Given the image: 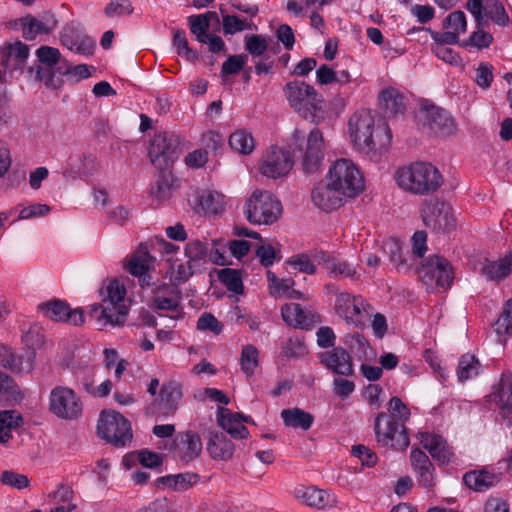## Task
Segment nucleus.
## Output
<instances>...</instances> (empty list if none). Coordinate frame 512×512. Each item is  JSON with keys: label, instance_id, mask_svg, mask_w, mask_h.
Wrapping results in <instances>:
<instances>
[{"label": "nucleus", "instance_id": "20e7f679", "mask_svg": "<svg viewBox=\"0 0 512 512\" xmlns=\"http://www.w3.org/2000/svg\"><path fill=\"white\" fill-rule=\"evenodd\" d=\"M284 94L290 107L310 122H316L317 114L324 110L322 95L304 81L288 82L284 86Z\"/></svg>", "mask_w": 512, "mask_h": 512}, {"label": "nucleus", "instance_id": "393cba45", "mask_svg": "<svg viewBox=\"0 0 512 512\" xmlns=\"http://www.w3.org/2000/svg\"><path fill=\"white\" fill-rule=\"evenodd\" d=\"M504 413L512 412V373L507 371L502 373L494 391L489 395Z\"/></svg>", "mask_w": 512, "mask_h": 512}, {"label": "nucleus", "instance_id": "864d4df0", "mask_svg": "<svg viewBox=\"0 0 512 512\" xmlns=\"http://www.w3.org/2000/svg\"><path fill=\"white\" fill-rule=\"evenodd\" d=\"M223 31L226 35H233L246 29H252V23L240 19L236 15H224L222 19Z\"/></svg>", "mask_w": 512, "mask_h": 512}, {"label": "nucleus", "instance_id": "a211bd4d", "mask_svg": "<svg viewBox=\"0 0 512 512\" xmlns=\"http://www.w3.org/2000/svg\"><path fill=\"white\" fill-rule=\"evenodd\" d=\"M38 308L47 318L57 322H66L75 326L84 323L83 310L80 308L72 310L63 300L53 299L41 303Z\"/></svg>", "mask_w": 512, "mask_h": 512}, {"label": "nucleus", "instance_id": "338daca9", "mask_svg": "<svg viewBox=\"0 0 512 512\" xmlns=\"http://www.w3.org/2000/svg\"><path fill=\"white\" fill-rule=\"evenodd\" d=\"M133 12L132 4L129 0H111L110 3L105 7L104 13L107 17L125 16L130 15Z\"/></svg>", "mask_w": 512, "mask_h": 512}, {"label": "nucleus", "instance_id": "13d9d810", "mask_svg": "<svg viewBox=\"0 0 512 512\" xmlns=\"http://www.w3.org/2000/svg\"><path fill=\"white\" fill-rule=\"evenodd\" d=\"M256 256L264 267L271 266L276 259H280V249L270 244L259 245L256 249Z\"/></svg>", "mask_w": 512, "mask_h": 512}, {"label": "nucleus", "instance_id": "423d86ee", "mask_svg": "<svg viewBox=\"0 0 512 512\" xmlns=\"http://www.w3.org/2000/svg\"><path fill=\"white\" fill-rule=\"evenodd\" d=\"M327 181L345 197L354 198L364 190V179L356 165L348 159H338L330 167Z\"/></svg>", "mask_w": 512, "mask_h": 512}, {"label": "nucleus", "instance_id": "680f3d73", "mask_svg": "<svg viewBox=\"0 0 512 512\" xmlns=\"http://www.w3.org/2000/svg\"><path fill=\"white\" fill-rule=\"evenodd\" d=\"M493 66L488 62H481L476 69L475 82L482 89H488L494 79Z\"/></svg>", "mask_w": 512, "mask_h": 512}, {"label": "nucleus", "instance_id": "4468645a", "mask_svg": "<svg viewBox=\"0 0 512 512\" xmlns=\"http://www.w3.org/2000/svg\"><path fill=\"white\" fill-rule=\"evenodd\" d=\"M416 118L419 124L439 136H450L456 130L453 118L447 111L435 105H423Z\"/></svg>", "mask_w": 512, "mask_h": 512}, {"label": "nucleus", "instance_id": "2f4dec72", "mask_svg": "<svg viewBox=\"0 0 512 512\" xmlns=\"http://www.w3.org/2000/svg\"><path fill=\"white\" fill-rule=\"evenodd\" d=\"M194 209L205 215H216L223 210L222 196L210 191L196 192L194 194Z\"/></svg>", "mask_w": 512, "mask_h": 512}, {"label": "nucleus", "instance_id": "f03ea898", "mask_svg": "<svg viewBox=\"0 0 512 512\" xmlns=\"http://www.w3.org/2000/svg\"><path fill=\"white\" fill-rule=\"evenodd\" d=\"M125 296L124 285L118 280H112L106 288V296L101 303L90 306L88 316L96 321L99 329L109 325L113 327L124 325L129 311Z\"/></svg>", "mask_w": 512, "mask_h": 512}, {"label": "nucleus", "instance_id": "7ed1b4c3", "mask_svg": "<svg viewBox=\"0 0 512 512\" xmlns=\"http://www.w3.org/2000/svg\"><path fill=\"white\" fill-rule=\"evenodd\" d=\"M394 178L401 189L416 195L435 193L443 184L439 170L425 162H415L399 168Z\"/></svg>", "mask_w": 512, "mask_h": 512}, {"label": "nucleus", "instance_id": "2eb2a0df", "mask_svg": "<svg viewBox=\"0 0 512 512\" xmlns=\"http://www.w3.org/2000/svg\"><path fill=\"white\" fill-rule=\"evenodd\" d=\"M294 160L288 150L276 146L263 155L259 170L260 173L271 179L285 177L292 169Z\"/></svg>", "mask_w": 512, "mask_h": 512}, {"label": "nucleus", "instance_id": "f704fd0d", "mask_svg": "<svg viewBox=\"0 0 512 512\" xmlns=\"http://www.w3.org/2000/svg\"><path fill=\"white\" fill-rule=\"evenodd\" d=\"M281 417L287 427L301 428L304 431L310 429L314 422L313 415L300 408L284 409Z\"/></svg>", "mask_w": 512, "mask_h": 512}, {"label": "nucleus", "instance_id": "c9c22d12", "mask_svg": "<svg viewBox=\"0 0 512 512\" xmlns=\"http://www.w3.org/2000/svg\"><path fill=\"white\" fill-rule=\"evenodd\" d=\"M380 105L387 115L403 114L405 103L403 95L394 88H388L381 92Z\"/></svg>", "mask_w": 512, "mask_h": 512}, {"label": "nucleus", "instance_id": "c85d7f7f", "mask_svg": "<svg viewBox=\"0 0 512 512\" xmlns=\"http://www.w3.org/2000/svg\"><path fill=\"white\" fill-rule=\"evenodd\" d=\"M512 273V252L498 261L485 259L481 266V274L490 281H501Z\"/></svg>", "mask_w": 512, "mask_h": 512}, {"label": "nucleus", "instance_id": "dca6fc26", "mask_svg": "<svg viewBox=\"0 0 512 512\" xmlns=\"http://www.w3.org/2000/svg\"><path fill=\"white\" fill-rule=\"evenodd\" d=\"M325 155L323 133L313 128L307 137L305 151L302 157V168L307 174L316 173L321 169Z\"/></svg>", "mask_w": 512, "mask_h": 512}, {"label": "nucleus", "instance_id": "79ce46f5", "mask_svg": "<svg viewBox=\"0 0 512 512\" xmlns=\"http://www.w3.org/2000/svg\"><path fill=\"white\" fill-rule=\"evenodd\" d=\"M259 364V351L251 344L243 347L240 356V365L243 373L250 377L255 373V369Z\"/></svg>", "mask_w": 512, "mask_h": 512}, {"label": "nucleus", "instance_id": "c756f323", "mask_svg": "<svg viewBox=\"0 0 512 512\" xmlns=\"http://www.w3.org/2000/svg\"><path fill=\"white\" fill-rule=\"evenodd\" d=\"M499 481L500 477L487 469L469 471L463 476L465 485L476 492L487 491Z\"/></svg>", "mask_w": 512, "mask_h": 512}, {"label": "nucleus", "instance_id": "473e14b6", "mask_svg": "<svg viewBox=\"0 0 512 512\" xmlns=\"http://www.w3.org/2000/svg\"><path fill=\"white\" fill-rule=\"evenodd\" d=\"M304 502L318 509L331 508L336 505V497L330 492L316 487H307L301 494Z\"/></svg>", "mask_w": 512, "mask_h": 512}, {"label": "nucleus", "instance_id": "6e6d98bb", "mask_svg": "<svg viewBox=\"0 0 512 512\" xmlns=\"http://www.w3.org/2000/svg\"><path fill=\"white\" fill-rule=\"evenodd\" d=\"M328 270L334 277H349L358 279L359 275L354 267L345 261L334 259L328 262Z\"/></svg>", "mask_w": 512, "mask_h": 512}, {"label": "nucleus", "instance_id": "9d476101", "mask_svg": "<svg viewBox=\"0 0 512 512\" xmlns=\"http://www.w3.org/2000/svg\"><path fill=\"white\" fill-rule=\"evenodd\" d=\"M420 213L425 226L435 233H446L456 227L451 205L437 198L424 200Z\"/></svg>", "mask_w": 512, "mask_h": 512}, {"label": "nucleus", "instance_id": "cd10ccee", "mask_svg": "<svg viewBox=\"0 0 512 512\" xmlns=\"http://www.w3.org/2000/svg\"><path fill=\"white\" fill-rule=\"evenodd\" d=\"M234 444L223 432H210L207 451L214 460L227 461L233 457Z\"/></svg>", "mask_w": 512, "mask_h": 512}, {"label": "nucleus", "instance_id": "6e6552de", "mask_svg": "<svg viewBox=\"0 0 512 512\" xmlns=\"http://www.w3.org/2000/svg\"><path fill=\"white\" fill-rule=\"evenodd\" d=\"M36 55L39 64L30 68L35 71V79L44 82L45 86L58 89L62 86V78L58 74V67L64 66L66 61H61V54L57 48L41 46L37 49Z\"/></svg>", "mask_w": 512, "mask_h": 512}, {"label": "nucleus", "instance_id": "58836bf2", "mask_svg": "<svg viewBox=\"0 0 512 512\" xmlns=\"http://www.w3.org/2000/svg\"><path fill=\"white\" fill-rule=\"evenodd\" d=\"M160 174L151 188L150 194L159 201L169 199L175 189V179L170 169L159 170Z\"/></svg>", "mask_w": 512, "mask_h": 512}, {"label": "nucleus", "instance_id": "8fccbe9b", "mask_svg": "<svg viewBox=\"0 0 512 512\" xmlns=\"http://www.w3.org/2000/svg\"><path fill=\"white\" fill-rule=\"evenodd\" d=\"M90 68L95 70L94 67H89L86 64H78L75 66L69 65L66 62L64 63V66L58 67V74L61 77L62 75H66L71 80L75 82H79L82 79H86L90 77Z\"/></svg>", "mask_w": 512, "mask_h": 512}, {"label": "nucleus", "instance_id": "49530a36", "mask_svg": "<svg viewBox=\"0 0 512 512\" xmlns=\"http://www.w3.org/2000/svg\"><path fill=\"white\" fill-rule=\"evenodd\" d=\"M281 353L287 358H300L308 353V349L303 338L290 337L283 343Z\"/></svg>", "mask_w": 512, "mask_h": 512}, {"label": "nucleus", "instance_id": "09e8293b", "mask_svg": "<svg viewBox=\"0 0 512 512\" xmlns=\"http://www.w3.org/2000/svg\"><path fill=\"white\" fill-rule=\"evenodd\" d=\"M485 14L488 15L494 23L500 26H506L509 23V16L500 0L487 1Z\"/></svg>", "mask_w": 512, "mask_h": 512}, {"label": "nucleus", "instance_id": "bf43d9fd", "mask_svg": "<svg viewBox=\"0 0 512 512\" xmlns=\"http://www.w3.org/2000/svg\"><path fill=\"white\" fill-rule=\"evenodd\" d=\"M129 457H136L142 466L151 469L159 467L163 462L160 454L147 449L136 451L130 454Z\"/></svg>", "mask_w": 512, "mask_h": 512}, {"label": "nucleus", "instance_id": "603ef678", "mask_svg": "<svg viewBox=\"0 0 512 512\" xmlns=\"http://www.w3.org/2000/svg\"><path fill=\"white\" fill-rule=\"evenodd\" d=\"M493 42L492 34L485 32L482 27H478L470 37L464 40L461 45L464 47L471 46L478 49L488 48Z\"/></svg>", "mask_w": 512, "mask_h": 512}, {"label": "nucleus", "instance_id": "37998d69", "mask_svg": "<svg viewBox=\"0 0 512 512\" xmlns=\"http://www.w3.org/2000/svg\"><path fill=\"white\" fill-rule=\"evenodd\" d=\"M480 363L472 354H464L458 364L457 375L460 381H466L478 375Z\"/></svg>", "mask_w": 512, "mask_h": 512}, {"label": "nucleus", "instance_id": "b1692460", "mask_svg": "<svg viewBox=\"0 0 512 512\" xmlns=\"http://www.w3.org/2000/svg\"><path fill=\"white\" fill-rule=\"evenodd\" d=\"M283 320L294 328L311 329L316 323L320 322V317L311 312L305 311L300 304L289 303L281 308Z\"/></svg>", "mask_w": 512, "mask_h": 512}, {"label": "nucleus", "instance_id": "f3484780", "mask_svg": "<svg viewBox=\"0 0 512 512\" xmlns=\"http://www.w3.org/2000/svg\"><path fill=\"white\" fill-rule=\"evenodd\" d=\"M320 363L339 376L354 375V364L350 353L343 347L337 346L319 354Z\"/></svg>", "mask_w": 512, "mask_h": 512}, {"label": "nucleus", "instance_id": "c03bdc74", "mask_svg": "<svg viewBox=\"0 0 512 512\" xmlns=\"http://www.w3.org/2000/svg\"><path fill=\"white\" fill-rule=\"evenodd\" d=\"M207 255L208 247L200 240H191L185 246V256L190 264L197 266L198 263L205 261Z\"/></svg>", "mask_w": 512, "mask_h": 512}, {"label": "nucleus", "instance_id": "4c0bfd02", "mask_svg": "<svg viewBox=\"0 0 512 512\" xmlns=\"http://www.w3.org/2000/svg\"><path fill=\"white\" fill-rule=\"evenodd\" d=\"M23 423L22 415L16 410L0 411V443H7L12 438V430Z\"/></svg>", "mask_w": 512, "mask_h": 512}, {"label": "nucleus", "instance_id": "f8f14e48", "mask_svg": "<svg viewBox=\"0 0 512 512\" xmlns=\"http://www.w3.org/2000/svg\"><path fill=\"white\" fill-rule=\"evenodd\" d=\"M374 430L376 440L382 446L390 445L398 450H405L409 446L406 427L385 412L376 416Z\"/></svg>", "mask_w": 512, "mask_h": 512}, {"label": "nucleus", "instance_id": "bb28decb", "mask_svg": "<svg viewBox=\"0 0 512 512\" xmlns=\"http://www.w3.org/2000/svg\"><path fill=\"white\" fill-rule=\"evenodd\" d=\"M239 413H232L229 409L219 407L217 411L218 424L235 439H244L249 435L248 429L241 423Z\"/></svg>", "mask_w": 512, "mask_h": 512}, {"label": "nucleus", "instance_id": "7c9ffc66", "mask_svg": "<svg viewBox=\"0 0 512 512\" xmlns=\"http://www.w3.org/2000/svg\"><path fill=\"white\" fill-rule=\"evenodd\" d=\"M382 247L397 271L408 270L413 266V258L408 252L406 254L403 253V246L400 240L396 238L388 239L383 242Z\"/></svg>", "mask_w": 512, "mask_h": 512}, {"label": "nucleus", "instance_id": "39448f33", "mask_svg": "<svg viewBox=\"0 0 512 512\" xmlns=\"http://www.w3.org/2000/svg\"><path fill=\"white\" fill-rule=\"evenodd\" d=\"M245 214L251 224L270 225L281 216L282 205L271 192L256 190L245 204Z\"/></svg>", "mask_w": 512, "mask_h": 512}, {"label": "nucleus", "instance_id": "4be33fe9", "mask_svg": "<svg viewBox=\"0 0 512 512\" xmlns=\"http://www.w3.org/2000/svg\"><path fill=\"white\" fill-rule=\"evenodd\" d=\"M182 292L177 284L163 283L153 291V307L158 310L176 311L181 309Z\"/></svg>", "mask_w": 512, "mask_h": 512}, {"label": "nucleus", "instance_id": "e433bc0d", "mask_svg": "<svg viewBox=\"0 0 512 512\" xmlns=\"http://www.w3.org/2000/svg\"><path fill=\"white\" fill-rule=\"evenodd\" d=\"M198 480V474L182 473L160 477L155 481V485L156 487L166 486L174 490H187L196 484Z\"/></svg>", "mask_w": 512, "mask_h": 512}, {"label": "nucleus", "instance_id": "774afa93", "mask_svg": "<svg viewBox=\"0 0 512 512\" xmlns=\"http://www.w3.org/2000/svg\"><path fill=\"white\" fill-rule=\"evenodd\" d=\"M496 325V330L498 333H500L501 329H503L506 334L512 335V298L507 300L505 303L503 311L498 318Z\"/></svg>", "mask_w": 512, "mask_h": 512}, {"label": "nucleus", "instance_id": "1a4fd4ad", "mask_svg": "<svg viewBox=\"0 0 512 512\" xmlns=\"http://www.w3.org/2000/svg\"><path fill=\"white\" fill-rule=\"evenodd\" d=\"M97 429L101 438L116 447H124L132 441L130 422L119 412L103 411Z\"/></svg>", "mask_w": 512, "mask_h": 512}, {"label": "nucleus", "instance_id": "ea45409f", "mask_svg": "<svg viewBox=\"0 0 512 512\" xmlns=\"http://www.w3.org/2000/svg\"><path fill=\"white\" fill-rule=\"evenodd\" d=\"M229 145L233 150L244 155L250 154L255 147L252 134L244 129L237 130L230 135Z\"/></svg>", "mask_w": 512, "mask_h": 512}, {"label": "nucleus", "instance_id": "5fc2aeb1", "mask_svg": "<svg viewBox=\"0 0 512 512\" xmlns=\"http://www.w3.org/2000/svg\"><path fill=\"white\" fill-rule=\"evenodd\" d=\"M245 49L253 57L263 56L268 49V43L262 35L245 36Z\"/></svg>", "mask_w": 512, "mask_h": 512}, {"label": "nucleus", "instance_id": "412c9836", "mask_svg": "<svg viewBox=\"0 0 512 512\" xmlns=\"http://www.w3.org/2000/svg\"><path fill=\"white\" fill-rule=\"evenodd\" d=\"M344 198L345 195L332 186L331 181L319 183L311 192L313 203L325 212H330L342 206Z\"/></svg>", "mask_w": 512, "mask_h": 512}, {"label": "nucleus", "instance_id": "a19ab883", "mask_svg": "<svg viewBox=\"0 0 512 512\" xmlns=\"http://www.w3.org/2000/svg\"><path fill=\"white\" fill-rule=\"evenodd\" d=\"M218 278L225 287L235 294H243L244 287L239 270L224 268L218 272Z\"/></svg>", "mask_w": 512, "mask_h": 512}, {"label": "nucleus", "instance_id": "052dcab7", "mask_svg": "<svg viewBox=\"0 0 512 512\" xmlns=\"http://www.w3.org/2000/svg\"><path fill=\"white\" fill-rule=\"evenodd\" d=\"M410 462L416 474L428 469H433L434 466L428 455L419 448L412 449L410 453Z\"/></svg>", "mask_w": 512, "mask_h": 512}, {"label": "nucleus", "instance_id": "0e129e2a", "mask_svg": "<svg viewBox=\"0 0 512 512\" xmlns=\"http://www.w3.org/2000/svg\"><path fill=\"white\" fill-rule=\"evenodd\" d=\"M247 59H248V56L246 54H238V55L229 56L227 58V60L222 64V68H221L222 76L237 74L240 70L243 69Z\"/></svg>", "mask_w": 512, "mask_h": 512}, {"label": "nucleus", "instance_id": "0eeeda50", "mask_svg": "<svg viewBox=\"0 0 512 512\" xmlns=\"http://www.w3.org/2000/svg\"><path fill=\"white\" fill-rule=\"evenodd\" d=\"M417 273L427 289H447L454 279L450 262L439 255H431L423 260L417 269Z\"/></svg>", "mask_w": 512, "mask_h": 512}, {"label": "nucleus", "instance_id": "a18cd8bd", "mask_svg": "<svg viewBox=\"0 0 512 512\" xmlns=\"http://www.w3.org/2000/svg\"><path fill=\"white\" fill-rule=\"evenodd\" d=\"M149 253L146 251H138L128 261L126 268L130 274L134 276H143L149 269Z\"/></svg>", "mask_w": 512, "mask_h": 512}, {"label": "nucleus", "instance_id": "6ab92c4d", "mask_svg": "<svg viewBox=\"0 0 512 512\" xmlns=\"http://www.w3.org/2000/svg\"><path fill=\"white\" fill-rule=\"evenodd\" d=\"M174 451L181 461H193L202 451L200 435L192 430L179 432L174 438Z\"/></svg>", "mask_w": 512, "mask_h": 512}, {"label": "nucleus", "instance_id": "9b49d317", "mask_svg": "<svg viewBox=\"0 0 512 512\" xmlns=\"http://www.w3.org/2000/svg\"><path fill=\"white\" fill-rule=\"evenodd\" d=\"M181 153L180 140L177 136L160 132L150 141L148 155L157 170L170 169Z\"/></svg>", "mask_w": 512, "mask_h": 512}, {"label": "nucleus", "instance_id": "aec40b11", "mask_svg": "<svg viewBox=\"0 0 512 512\" xmlns=\"http://www.w3.org/2000/svg\"><path fill=\"white\" fill-rule=\"evenodd\" d=\"M60 40L69 50L80 55L90 56L94 53L95 41L73 25L64 27Z\"/></svg>", "mask_w": 512, "mask_h": 512}, {"label": "nucleus", "instance_id": "ddd939ff", "mask_svg": "<svg viewBox=\"0 0 512 512\" xmlns=\"http://www.w3.org/2000/svg\"><path fill=\"white\" fill-rule=\"evenodd\" d=\"M49 410L60 419L74 420L82 414L83 404L74 390L56 386L50 392Z\"/></svg>", "mask_w": 512, "mask_h": 512}, {"label": "nucleus", "instance_id": "5701e85b", "mask_svg": "<svg viewBox=\"0 0 512 512\" xmlns=\"http://www.w3.org/2000/svg\"><path fill=\"white\" fill-rule=\"evenodd\" d=\"M335 309L339 316L355 324L362 323V313L366 312L363 298L348 293H340L337 296Z\"/></svg>", "mask_w": 512, "mask_h": 512}, {"label": "nucleus", "instance_id": "72a5a7b5", "mask_svg": "<svg viewBox=\"0 0 512 512\" xmlns=\"http://www.w3.org/2000/svg\"><path fill=\"white\" fill-rule=\"evenodd\" d=\"M22 399L23 395L18 385L9 375L0 371V404L12 406Z\"/></svg>", "mask_w": 512, "mask_h": 512}, {"label": "nucleus", "instance_id": "4d7b16f0", "mask_svg": "<svg viewBox=\"0 0 512 512\" xmlns=\"http://www.w3.org/2000/svg\"><path fill=\"white\" fill-rule=\"evenodd\" d=\"M0 482L3 485L13 487L21 490L29 486V479L26 475L16 473L12 470H5L2 472Z\"/></svg>", "mask_w": 512, "mask_h": 512}, {"label": "nucleus", "instance_id": "f257e3e1", "mask_svg": "<svg viewBox=\"0 0 512 512\" xmlns=\"http://www.w3.org/2000/svg\"><path fill=\"white\" fill-rule=\"evenodd\" d=\"M350 138L356 149L377 160L388 151L392 134L388 126H375V120L369 110L354 113L348 123Z\"/></svg>", "mask_w": 512, "mask_h": 512}, {"label": "nucleus", "instance_id": "69168bd1", "mask_svg": "<svg viewBox=\"0 0 512 512\" xmlns=\"http://www.w3.org/2000/svg\"><path fill=\"white\" fill-rule=\"evenodd\" d=\"M389 417L398 419L400 421H407L410 418V410L407 405L397 396L390 399L389 402Z\"/></svg>", "mask_w": 512, "mask_h": 512}, {"label": "nucleus", "instance_id": "3c124183", "mask_svg": "<svg viewBox=\"0 0 512 512\" xmlns=\"http://www.w3.org/2000/svg\"><path fill=\"white\" fill-rule=\"evenodd\" d=\"M173 45L176 47L177 54L184 56L188 61L194 62L198 59L197 53L189 47L184 30H176L173 36Z\"/></svg>", "mask_w": 512, "mask_h": 512}, {"label": "nucleus", "instance_id": "de8ad7c7", "mask_svg": "<svg viewBox=\"0 0 512 512\" xmlns=\"http://www.w3.org/2000/svg\"><path fill=\"white\" fill-rule=\"evenodd\" d=\"M188 22L190 25V30L192 34L196 36L197 41L200 43L207 42V36L209 35L208 31L210 29V24L208 23L206 16L199 14L188 17Z\"/></svg>", "mask_w": 512, "mask_h": 512}, {"label": "nucleus", "instance_id": "e2e57ef3", "mask_svg": "<svg viewBox=\"0 0 512 512\" xmlns=\"http://www.w3.org/2000/svg\"><path fill=\"white\" fill-rule=\"evenodd\" d=\"M444 27L451 29L452 32H457V36L466 32L467 22L464 12L458 10L450 13L445 19Z\"/></svg>", "mask_w": 512, "mask_h": 512}, {"label": "nucleus", "instance_id": "a878e982", "mask_svg": "<svg viewBox=\"0 0 512 512\" xmlns=\"http://www.w3.org/2000/svg\"><path fill=\"white\" fill-rule=\"evenodd\" d=\"M182 398L181 387L175 382L163 384L160 389V402L158 404V414L169 416L178 409L179 401Z\"/></svg>", "mask_w": 512, "mask_h": 512}]
</instances>
